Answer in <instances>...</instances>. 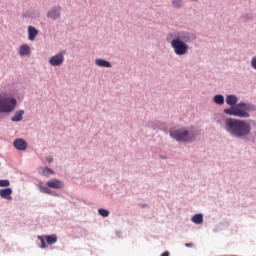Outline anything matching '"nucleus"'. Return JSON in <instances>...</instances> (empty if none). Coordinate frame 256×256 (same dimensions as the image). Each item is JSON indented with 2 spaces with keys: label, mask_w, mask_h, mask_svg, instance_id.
<instances>
[{
  "label": "nucleus",
  "mask_w": 256,
  "mask_h": 256,
  "mask_svg": "<svg viewBox=\"0 0 256 256\" xmlns=\"http://www.w3.org/2000/svg\"><path fill=\"white\" fill-rule=\"evenodd\" d=\"M224 131L234 139H240L245 143H255L256 133H251V123L238 118H226L223 125Z\"/></svg>",
  "instance_id": "f257e3e1"
},
{
  "label": "nucleus",
  "mask_w": 256,
  "mask_h": 256,
  "mask_svg": "<svg viewBox=\"0 0 256 256\" xmlns=\"http://www.w3.org/2000/svg\"><path fill=\"white\" fill-rule=\"evenodd\" d=\"M166 41L175 55L183 57V55L189 53V43L197 41V34L185 30L170 32L166 35Z\"/></svg>",
  "instance_id": "f03ea898"
},
{
  "label": "nucleus",
  "mask_w": 256,
  "mask_h": 256,
  "mask_svg": "<svg viewBox=\"0 0 256 256\" xmlns=\"http://www.w3.org/2000/svg\"><path fill=\"white\" fill-rule=\"evenodd\" d=\"M226 103L231 108H225L224 113L231 117H238L239 119H249L251 111H256V105L249 102H239V98L235 94L226 96Z\"/></svg>",
  "instance_id": "7ed1b4c3"
},
{
  "label": "nucleus",
  "mask_w": 256,
  "mask_h": 256,
  "mask_svg": "<svg viewBox=\"0 0 256 256\" xmlns=\"http://www.w3.org/2000/svg\"><path fill=\"white\" fill-rule=\"evenodd\" d=\"M169 135L178 143H193L197 138V129L194 126L174 128L169 130Z\"/></svg>",
  "instance_id": "20e7f679"
},
{
  "label": "nucleus",
  "mask_w": 256,
  "mask_h": 256,
  "mask_svg": "<svg viewBox=\"0 0 256 256\" xmlns=\"http://www.w3.org/2000/svg\"><path fill=\"white\" fill-rule=\"evenodd\" d=\"M17 107V99L12 96H0V113H13Z\"/></svg>",
  "instance_id": "39448f33"
},
{
  "label": "nucleus",
  "mask_w": 256,
  "mask_h": 256,
  "mask_svg": "<svg viewBox=\"0 0 256 256\" xmlns=\"http://www.w3.org/2000/svg\"><path fill=\"white\" fill-rule=\"evenodd\" d=\"M66 54H67V50L59 51L54 56L49 58L48 60L49 65H51V67H61V65L65 63Z\"/></svg>",
  "instance_id": "423d86ee"
},
{
  "label": "nucleus",
  "mask_w": 256,
  "mask_h": 256,
  "mask_svg": "<svg viewBox=\"0 0 256 256\" xmlns=\"http://www.w3.org/2000/svg\"><path fill=\"white\" fill-rule=\"evenodd\" d=\"M46 17L50 21H59L61 19V6H53L47 11Z\"/></svg>",
  "instance_id": "0eeeda50"
},
{
  "label": "nucleus",
  "mask_w": 256,
  "mask_h": 256,
  "mask_svg": "<svg viewBox=\"0 0 256 256\" xmlns=\"http://www.w3.org/2000/svg\"><path fill=\"white\" fill-rule=\"evenodd\" d=\"M36 187L40 193L51 195L52 197H61V194H59L57 191L51 190L49 187L45 186V183L43 182L37 183Z\"/></svg>",
  "instance_id": "6e6552de"
},
{
  "label": "nucleus",
  "mask_w": 256,
  "mask_h": 256,
  "mask_svg": "<svg viewBox=\"0 0 256 256\" xmlns=\"http://www.w3.org/2000/svg\"><path fill=\"white\" fill-rule=\"evenodd\" d=\"M46 187H48V189H63L65 183L60 179L52 178L46 182Z\"/></svg>",
  "instance_id": "1a4fd4ad"
},
{
  "label": "nucleus",
  "mask_w": 256,
  "mask_h": 256,
  "mask_svg": "<svg viewBox=\"0 0 256 256\" xmlns=\"http://www.w3.org/2000/svg\"><path fill=\"white\" fill-rule=\"evenodd\" d=\"M13 189L11 188H2L0 189V197L1 199H5V201L13 200Z\"/></svg>",
  "instance_id": "9d476101"
},
{
  "label": "nucleus",
  "mask_w": 256,
  "mask_h": 256,
  "mask_svg": "<svg viewBox=\"0 0 256 256\" xmlns=\"http://www.w3.org/2000/svg\"><path fill=\"white\" fill-rule=\"evenodd\" d=\"M13 146L17 151H25L27 149V142L23 140V138H17L13 142Z\"/></svg>",
  "instance_id": "9b49d317"
},
{
  "label": "nucleus",
  "mask_w": 256,
  "mask_h": 256,
  "mask_svg": "<svg viewBox=\"0 0 256 256\" xmlns=\"http://www.w3.org/2000/svg\"><path fill=\"white\" fill-rule=\"evenodd\" d=\"M38 173L42 177H46L47 179H49V177H51V175H55V171H53V169H51L49 167H40V168H38Z\"/></svg>",
  "instance_id": "f8f14e48"
},
{
  "label": "nucleus",
  "mask_w": 256,
  "mask_h": 256,
  "mask_svg": "<svg viewBox=\"0 0 256 256\" xmlns=\"http://www.w3.org/2000/svg\"><path fill=\"white\" fill-rule=\"evenodd\" d=\"M41 14H39V11L36 10H27L22 13V17L24 19H37V17H40Z\"/></svg>",
  "instance_id": "ddd939ff"
},
{
  "label": "nucleus",
  "mask_w": 256,
  "mask_h": 256,
  "mask_svg": "<svg viewBox=\"0 0 256 256\" xmlns=\"http://www.w3.org/2000/svg\"><path fill=\"white\" fill-rule=\"evenodd\" d=\"M95 65L97 67H105L106 69H111V67H113V64H111V62L101 58H97L95 60Z\"/></svg>",
  "instance_id": "4468645a"
},
{
  "label": "nucleus",
  "mask_w": 256,
  "mask_h": 256,
  "mask_svg": "<svg viewBox=\"0 0 256 256\" xmlns=\"http://www.w3.org/2000/svg\"><path fill=\"white\" fill-rule=\"evenodd\" d=\"M37 35H39V30L33 26H28V39L29 41H35L37 38Z\"/></svg>",
  "instance_id": "2eb2a0df"
},
{
  "label": "nucleus",
  "mask_w": 256,
  "mask_h": 256,
  "mask_svg": "<svg viewBox=\"0 0 256 256\" xmlns=\"http://www.w3.org/2000/svg\"><path fill=\"white\" fill-rule=\"evenodd\" d=\"M24 115H25V110H17L11 117V121H13L14 123H19L20 121H23Z\"/></svg>",
  "instance_id": "dca6fc26"
},
{
  "label": "nucleus",
  "mask_w": 256,
  "mask_h": 256,
  "mask_svg": "<svg viewBox=\"0 0 256 256\" xmlns=\"http://www.w3.org/2000/svg\"><path fill=\"white\" fill-rule=\"evenodd\" d=\"M19 55L20 57H27V55H31V48H29V45L24 44L19 47Z\"/></svg>",
  "instance_id": "f3484780"
},
{
  "label": "nucleus",
  "mask_w": 256,
  "mask_h": 256,
  "mask_svg": "<svg viewBox=\"0 0 256 256\" xmlns=\"http://www.w3.org/2000/svg\"><path fill=\"white\" fill-rule=\"evenodd\" d=\"M213 101L216 105H224L225 104V96L222 94H217L214 96Z\"/></svg>",
  "instance_id": "a211bd4d"
},
{
  "label": "nucleus",
  "mask_w": 256,
  "mask_h": 256,
  "mask_svg": "<svg viewBox=\"0 0 256 256\" xmlns=\"http://www.w3.org/2000/svg\"><path fill=\"white\" fill-rule=\"evenodd\" d=\"M146 127L153 129L154 131L161 130V124L156 121H150L146 124Z\"/></svg>",
  "instance_id": "6ab92c4d"
},
{
  "label": "nucleus",
  "mask_w": 256,
  "mask_h": 256,
  "mask_svg": "<svg viewBox=\"0 0 256 256\" xmlns=\"http://www.w3.org/2000/svg\"><path fill=\"white\" fill-rule=\"evenodd\" d=\"M192 223H195L196 225H201L203 223V214H195L192 219Z\"/></svg>",
  "instance_id": "aec40b11"
},
{
  "label": "nucleus",
  "mask_w": 256,
  "mask_h": 256,
  "mask_svg": "<svg viewBox=\"0 0 256 256\" xmlns=\"http://www.w3.org/2000/svg\"><path fill=\"white\" fill-rule=\"evenodd\" d=\"M46 243L48 245H55V243H57V235L56 234H52V235H46Z\"/></svg>",
  "instance_id": "412c9836"
},
{
  "label": "nucleus",
  "mask_w": 256,
  "mask_h": 256,
  "mask_svg": "<svg viewBox=\"0 0 256 256\" xmlns=\"http://www.w3.org/2000/svg\"><path fill=\"white\" fill-rule=\"evenodd\" d=\"M173 9H183V0H171Z\"/></svg>",
  "instance_id": "4be33fe9"
},
{
  "label": "nucleus",
  "mask_w": 256,
  "mask_h": 256,
  "mask_svg": "<svg viewBox=\"0 0 256 256\" xmlns=\"http://www.w3.org/2000/svg\"><path fill=\"white\" fill-rule=\"evenodd\" d=\"M38 241H40V249H45L47 247L45 236H38Z\"/></svg>",
  "instance_id": "5701e85b"
},
{
  "label": "nucleus",
  "mask_w": 256,
  "mask_h": 256,
  "mask_svg": "<svg viewBox=\"0 0 256 256\" xmlns=\"http://www.w3.org/2000/svg\"><path fill=\"white\" fill-rule=\"evenodd\" d=\"M109 214L110 212L107 209H103V208L98 209V215H100V217H108Z\"/></svg>",
  "instance_id": "b1692460"
},
{
  "label": "nucleus",
  "mask_w": 256,
  "mask_h": 256,
  "mask_svg": "<svg viewBox=\"0 0 256 256\" xmlns=\"http://www.w3.org/2000/svg\"><path fill=\"white\" fill-rule=\"evenodd\" d=\"M11 185V181L7 179L0 180V187H4V189L9 188Z\"/></svg>",
  "instance_id": "393cba45"
},
{
  "label": "nucleus",
  "mask_w": 256,
  "mask_h": 256,
  "mask_svg": "<svg viewBox=\"0 0 256 256\" xmlns=\"http://www.w3.org/2000/svg\"><path fill=\"white\" fill-rule=\"evenodd\" d=\"M46 161L47 163H51L53 161V156H47Z\"/></svg>",
  "instance_id": "a878e982"
},
{
  "label": "nucleus",
  "mask_w": 256,
  "mask_h": 256,
  "mask_svg": "<svg viewBox=\"0 0 256 256\" xmlns=\"http://www.w3.org/2000/svg\"><path fill=\"white\" fill-rule=\"evenodd\" d=\"M160 256H169V251L163 252Z\"/></svg>",
  "instance_id": "bb28decb"
},
{
  "label": "nucleus",
  "mask_w": 256,
  "mask_h": 256,
  "mask_svg": "<svg viewBox=\"0 0 256 256\" xmlns=\"http://www.w3.org/2000/svg\"><path fill=\"white\" fill-rule=\"evenodd\" d=\"M185 247H193V243H186Z\"/></svg>",
  "instance_id": "cd10ccee"
},
{
  "label": "nucleus",
  "mask_w": 256,
  "mask_h": 256,
  "mask_svg": "<svg viewBox=\"0 0 256 256\" xmlns=\"http://www.w3.org/2000/svg\"><path fill=\"white\" fill-rule=\"evenodd\" d=\"M160 158L163 159V160L169 159L167 156H163V155H161Z\"/></svg>",
  "instance_id": "c85d7f7f"
},
{
  "label": "nucleus",
  "mask_w": 256,
  "mask_h": 256,
  "mask_svg": "<svg viewBox=\"0 0 256 256\" xmlns=\"http://www.w3.org/2000/svg\"><path fill=\"white\" fill-rule=\"evenodd\" d=\"M190 1H192L193 3H197L199 0H190Z\"/></svg>",
  "instance_id": "c756f323"
}]
</instances>
